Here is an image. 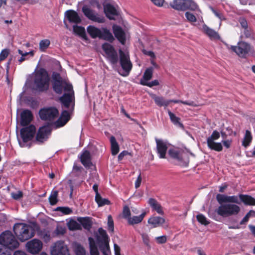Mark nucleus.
I'll use <instances>...</instances> for the list:
<instances>
[{"label":"nucleus","instance_id":"nucleus-1","mask_svg":"<svg viewBox=\"0 0 255 255\" xmlns=\"http://www.w3.org/2000/svg\"><path fill=\"white\" fill-rule=\"evenodd\" d=\"M50 77L47 70L40 68L35 72L33 78L34 89L40 92L47 91L49 87Z\"/></svg>","mask_w":255,"mask_h":255},{"label":"nucleus","instance_id":"nucleus-2","mask_svg":"<svg viewBox=\"0 0 255 255\" xmlns=\"http://www.w3.org/2000/svg\"><path fill=\"white\" fill-rule=\"evenodd\" d=\"M13 230L17 239L22 242L32 238L35 234L32 227L25 223L14 224Z\"/></svg>","mask_w":255,"mask_h":255},{"label":"nucleus","instance_id":"nucleus-3","mask_svg":"<svg viewBox=\"0 0 255 255\" xmlns=\"http://www.w3.org/2000/svg\"><path fill=\"white\" fill-rule=\"evenodd\" d=\"M0 244L10 250L17 248L19 245L15 237L9 231H5L0 235Z\"/></svg>","mask_w":255,"mask_h":255},{"label":"nucleus","instance_id":"nucleus-4","mask_svg":"<svg viewBox=\"0 0 255 255\" xmlns=\"http://www.w3.org/2000/svg\"><path fill=\"white\" fill-rule=\"evenodd\" d=\"M241 211L240 207L235 204H224L220 205L216 210L217 213L222 217H226L238 215Z\"/></svg>","mask_w":255,"mask_h":255},{"label":"nucleus","instance_id":"nucleus-5","mask_svg":"<svg viewBox=\"0 0 255 255\" xmlns=\"http://www.w3.org/2000/svg\"><path fill=\"white\" fill-rule=\"evenodd\" d=\"M38 114L41 120L52 122L57 118L59 111L54 107H44L39 111Z\"/></svg>","mask_w":255,"mask_h":255},{"label":"nucleus","instance_id":"nucleus-6","mask_svg":"<svg viewBox=\"0 0 255 255\" xmlns=\"http://www.w3.org/2000/svg\"><path fill=\"white\" fill-rule=\"evenodd\" d=\"M120 63L123 70L126 73L123 74L124 76H127L129 75L132 68V64L130 60L129 56L128 54L125 53L122 50H119Z\"/></svg>","mask_w":255,"mask_h":255},{"label":"nucleus","instance_id":"nucleus-7","mask_svg":"<svg viewBox=\"0 0 255 255\" xmlns=\"http://www.w3.org/2000/svg\"><path fill=\"white\" fill-rule=\"evenodd\" d=\"M227 48L231 49L240 57H244L251 50V45L244 41H240L238 43V46H231L229 47L228 44L225 43Z\"/></svg>","mask_w":255,"mask_h":255},{"label":"nucleus","instance_id":"nucleus-8","mask_svg":"<svg viewBox=\"0 0 255 255\" xmlns=\"http://www.w3.org/2000/svg\"><path fill=\"white\" fill-rule=\"evenodd\" d=\"M52 128L50 125L47 124L40 127L36 134L35 139L39 143L46 141L51 133Z\"/></svg>","mask_w":255,"mask_h":255},{"label":"nucleus","instance_id":"nucleus-9","mask_svg":"<svg viewBox=\"0 0 255 255\" xmlns=\"http://www.w3.org/2000/svg\"><path fill=\"white\" fill-rule=\"evenodd\" d=\"M102 49L107 55L110 63L113 65L116 64L119 60L118 53L111 44L105 43L102 45Z\"/></svg>","mask_w":255,"mask_h":255},{"label":"nucleus","instance_id":"nucleus-10","mask_svg":"<svg viewBox=\"0 0 255 255\" xmlns=\"http://www.w3.org/2000/svg\"><path fill=\"white\" fill-rule=\"evenodd\" d=\"M36 128L33 125L22 128L20 130V136L23 142L31 141L35 134Z\"/></svg>","mask_w":255,"mask_h":255},{"label":"nucleus","instance_id":"nucleus-11","mask_svg":"<svg viewBox=\"0 0 255 255\" xmlns=\"http://www.w3.org/2000/svg\"><path fill=\"white\" fill-rule=\"evenodd\" d=\"M52 89L54 92L58 95L62 93L63 91L71 92L73 91L72 84L67 83L66 81H57L52 82Z\"/></svg>","mask_w":255,"mask_h":255},{"label":"nucleus","instance_id":"nucleus-12","mask_svg":"<svg viewBox=\"0 0 255 255\" xmlns=\"http://www.w3.org/2000/svg\"><path fill=\"white\" fill-rule=\"evenodd\" d=\"M51 254V255H69V251L64 242L58 241L55 243Z\"/></svg>","mask_w":255,"mask_h":255},{"label":"nucleus","instance_id":"nucleus-13","mask_svg":"<svg viewBox=\"0 0 255 255\" xmlns=\"http://www.w3.org/2000/svg\"><path fill=\"white\" fill-rule=\"evenodd\" d=\"M42 243L38 239H33L26 244L27 251L32 254H35L39 252L42 248Z\"/></svg>","mask_w":255,"mask_h":255},{"label":"nucleus","instance_id":"nucleus-14","mask_svg":"<svg viewBox=\"0 0 255 255\" xmlns=\"http://www.w3.org/2000/svg\"><path fill=\"white\" fill-rule=\"evenodd\" d=\"M65 16L68 21L71 23L78 24H80L82 21L81 18L78 13L73 9H69L66 11Z\"/></svg>","mask_w":255,"mask_h":255},{"label":"nucleus","instance_id":"nucleus-15","mask_svg":"<svg viewBox=\"0 0 255 255\" xmlns=\"http://www.w3.org/2000/svg\"><path fill=\"white\" fill-rule=\"evenodd\" d=\"M74 101V91H71L69 93H64L59 98V101L62 105L65 108H69L72 101Z\"/></svg>","mask_w":255,"mask_h":255},{"label":"nucleus","instance_id":"nucleus-16","mask_svg":"<svg viewBox=\"0 0 255 255\" xmlns=\"http://www.w3.org/2000/svg\"><path fill=\"white\" fill-rule=\"evenodd\" d=\"M113 31L115 36L118 40V41L123 45L126 43V33L123 28L117 25L113 26Z\"/></svg>","mask_w":255,"mask_h":255},{"label":"nucleus","instance_id":"nucleus-17","mask_svg":"<svg viewBox=\"0 0 255 255\" xmlns=\"http://www.w3.org/2000/svg\"><path fill=\"white\" fill-rule=\"evenodd\" d=\"M33 116L29 110H23L20 114V125L23 127L28 126L32 121Z\"/></svg>","mask_w":255,"mask_h":255},{"label":"nucleus","instance_id":"nucleus-18","mask_svg":"<svg viewBox=\"0 0 255 255\" xmlns=\"http://www.w3.org/2000/svg\"><path fill=\"white\" fill-rule=\"evenodd\" d=\"M82 11L84 15L89 19L99 23L104 22V18L97 17L94 13L93 10L87 7L83 6L82 7Z\"/></svg>","mask_w":255,"mask_h":255},{"label":"nucleus","instance_id":"nucleus-19","mask_svg":"<svg viewBox=\"0 0 255 255\" xmlns=\"http://www.w3.org/2000/svg\"><path fill=\"white\" fill-rule=\"evenodd\" d=\"M156 143V148L157 153L159 154V158H165L167 150L166 144L162 140L155 139Z\"/></svg>","mask_w":255,"mask_h":255},{"label":"nucleus","instance_id":"nucleus-20","mask_svg":"<svg viewBox=\"0 0 255 255\" xmlns=\"http://www.w3.org/2000/svg\"><path fill=\"white\" fill-rule=\"evenodd\" d=\"M99 235L96 236L97 242L99 245H109V237L106 231L102 228L98 229Z\"/></svg>","mask_w":255,"mask_h":255},{"label":"nucleus","instance_id":"nucleus-21","mask_svg":"<svg viewBox=\"0 0 255 255\" xmlns=\"http://www.w3.org/2000/svg\"><path fill=\"white\" fill-rule=\"evenodd\" d=\"M104 10L106 16L111 20L115 19V16L118 15V12L116 8L111 4L108 3L104 6Z\"/></svg>","mask_w":255,"mask_h":255},{"label":"nucleus","instance_id":"nucleus-22","mask_svg":"<svg viewBox=\"0 0 255 255\" xmlns=\"http://www.w3.org/2000/svg\"><path fill=\"white\" fill-rule=\"evenodd\" d=\"M77 221L83 228L89 231L93 225L92 218L90 217H78Z\"/></svg>","mask_w":255,"mask_h":255},{"label":"nucleus","instance_id":"nucleus-23","mask_svg":"<svg viewBox=\"0 0 255 255\" xmlns=\"http://www.w3.org/2000/svg\"><path fill=\"white\" fill-rule=\"evenodd\" d=\"M99 39L107 41L110 43L113 42L115 40V38L112 32L106 27L101 28Z\"/></svg>","mask_w":255,"mask_h":255},{"label":"nucleus","instance_id":"nucleus-24","mask_svg":"<svg viewBox=\"0 0 255 255\" xmlns=\"http://www.w3.org/2000/svg\"><path fill=\"white\" fill-rule=\"evenodd\" d=\"M80 160L86 168H90L92 165L90 153L88 150L83 151L80 156Z\"/></svg>","mask_w":255,"mask_h":255},{"label":"nucleus","instance_id":"nucleus-25","mask_svg":"<svg viewBox=\"0 0 255 255\" xmlns=\"http://www.w3.org/2000/svg\"><path fill=\"white\" fill-rule=\"evenodd\" d=\"M239 197L241 203H243L246 206H255V199L252 196L247 194H240L239 195Z\"/></svg>","mask_w":255,"mask_h":255},{"label":"nucleus","instance_id":"nucleus-26","mask_svg":"<svg viewBox=\"0 0 255 255\" xmlns=\"http://www.w3.org/2000/svg\"><path fill=\"white\" fill-rule=\"evenodd\" d=\"M148 203L151 207L153 211H156L158 214L162 215L164 214V212L161 205L156 200L150 198L148 201Z\"/></svg>","mask_w":255,"mask_h":255},{"label":"nucleus","instance_id":"nucleus-27","mask_svg":"<svg viewBox=\"0 0 255 255\" xmlns=\"http://www.w3.org/2000/svg\"><path fill=\"white\" fill-rule=\"evenodd\" d=\"M168 153L170 157L172 159L176 160L180 163L183 162V155L182 152L174 149H170Z\"/></svg>","mask_w":255,"mask_h":255},{"label":"nucleus","instance_id":"nucleus-28","mask_svg":"<svg viewBox=\"0 0 255 255\" xmlns=\"http://www.w3.org/2000/svg\"><path fill=\"white\" fill-rule=\"evenodd\" d=\"M203 30L211 39H220V36L218 33L214 29L210 28L207 25H203Z\"/></svg>","mask_w":255,"mask_h":255},{"label":"nucleus","instance_id":"nucleus-29","mask_svg":"<svg viewBox=\"0 0 255 255\" xmlns=\"http://www.w3.org/2000/svg\"><path fill=\"white\" fill-rule=\"evenodd\" d=\"M165 221L163 218L159 216H152L148 219V223L153 228H156L162 226L165 223Z\"/></svg>","mask_w":255,"mask_h":255},{"label":"nucleus","instance_id":"nucleus-30","mask_svg":"<svg viewBox=\"0 0 255 255\" xmlns=\"http://www.w3.org/2000/svg\"><path fill=\"white\" fill-rule=\"evenodd\" d=\"M87 31L91 38L93 39L100 38L101 29L97 28L93 25H89L87 27Z\"/></svg>","mask_w":255,"mask_h":255},{"label":"nucleus","instance_id":"nucleus-31","mask_svg":"<svg viewBox=\"0 0 255 255\" xmlns=\"http://www.w3.org/2000/svg\"><path fill=\"white\" fill-rule=\"evenodd\" d=\"M253 140V136L249 130H246L242 142V145L245 148L249 147Z\"/></svg>","mask_w":255,"mask_h":255},{"label":"nucleus","instance_id":"nucleus-32","mask_svg":"<svg viewBox=\"0 0 255 255\" xmlns=\"http://www.w3.org/2000/svg\"><path fill=\"white\" fill-rule=\"evenodd\" d=\"M145 215L146 212H144L139 216H134L132 217H130L128 220V223L130 225H133L134 224H139L142 221L144 217L145 216Z\"/></svg>","mask_w":255,"mask_h":255},{"label":"nucleus","instance_id":"nucleus-33","mask_svg":"<svg viewBox=\"0 0 255 255\" xmlns=\"http://www.w3.org/2000/svg\"><path fill=\"white\" fill-rule=\"evenodd\" d=\"M151 97L152 99L154 100L155 103L159 107H167L169 105L168 100H165L164 98L162 97L158 96L155 94L151 95Z\"/></svg>","mask_w":255,"mask_h":255},{"label":"nucleus","instance_id":"nucleus-34","mask_svg":"<svg viewBox=\"0 0 255 255\" xmlns=\"http://www.w3.org/2000/svg\"><path fill=\"white\" fill-rule=\"evenodd\" d=\"M73 31L76 34L79 35L85 40H88L85 28L81 26H78L77 24L73 26Z\"/></svg>","mask_w":255,"mask_h":255},{"label":"nucleus","instance_id":"nucleus-35","mask_svg":"<svg viewBox=\"0 0 255 255\" xmlns=\"http://www.w3.org/2000/svg\"><path fill=\"white\" fill-rule=\"evenodd\" d=\"M170 5L174 9L184 11V0H174Z\"/></svg>","mask_w":255,"mask_h":255},{"label":"nucleus","instance_id":"nucleus-36","mask_svg":"<svg viewBox=\"0 0 255 255\" xmlns=\"http://www.w3.org/2000/svg\"><path fill=\"white\" fill-rule=\"evenodd\" d=\"M208 147L211 150L216 151H221L223 150V146L220 142H216L214 141H207Z\"/></svg>","mask_w":255,"mask_h":255},{"label":"nucleus","instance_id":"nucleus-37","mask_svg":"<svg viewBox=\"0 0 255 255\" xmlns=\"http://www.w3.org/2000/svg\"><path fill=\"white\" fill-rule=\"evenodd\" d=\"M110 142L111 144V153L113 155H117L119 152V145L116 141V138L114 136L110 137Z\"/></svg>","mask_w":255,"mask_h":255},{"label":"nucleus","instance_id":"nucleus-38","mask_svg":"<svg viewBox=\"0 0 255 255\" xmlns=\"http://www.w3.org/2000/svg\"><path fill=\"white\" fill-rule=\"evenodd\" d=\"M184 11L190 10L195 11L198 8L197 3L192 0H184Z\"/></svg>","mask_w":255,"mask_h":255},{"label":"nucleus","instance_id":"nucleus-39","mask_svg":"<svg viewBox=\"0 0 255 255\" xmlns=\"http://www.w3.org/2000/svg\"><path fill=\"white\" fill-rule=\"evenodd\" d=\"M168 114L171 121L174 125L178 126L181 128H184L183 125L180 122V118L176 117L175 115L172 113L170 110L168 111Z\"/></svg>","mask_w":255,"mask_h":255},{"label":"nucleus","instance_id":"nucleus-40","mask_svg":"<svg viewBox=\"0 0 255 255\" xmlns=\"http://www.w3.org/2000/svg\"><path fill=\"white\" fill-rule=\"evenodd\" d=\"M95 201L99 207L111 204V202L109 200L106 198H103L100 194H98L97 196H95Z\"/></svg>","mask_w":255,"mask_h":255},{"label":"nucleus","instance_id":"nucleus-41","mask_svg":"<svg viewBox=\"0 0 255 255\" xmlns=\"http://www.w3.org/2000/svg\"><path fill=\"white\" fill-rule=\"evenodd\" d=\"M153 72V68L152 67L147 68L144 71L142 78L141 79L140 81L145 82L150 80L152 78Z\"/></svg>","mask_w":255,"mask_h":255},{"label":"nucleus","instance_id":"nucleus-42","mask_svg":"<svg viewBox=\"0 0 255 255\" xmlns=\"http://www.w3.org/2000/svg\"><path fill=\"white\" fill-rule=\"evenodd\" d=\"M68 229L71 231L81 230L82 227L80 223L74 220H70L67 223Z\"/></svg>","mask_w":255,"mask_h":255},{"label":"nucleus","instance_id":"nucleus-43","mask_svg":"<svg viewBox=\"0 0 255 255\" xmlns=\"http://www.w3.org/2000/svg\"><path fill=\"white\" fill-rule=\"evenodd\" d=\"M216 200L218 203L220 204L221 205H223V203H229V196L225 195V194H218L216 195Z\"/></svg>","mask_w":255,"mask_h":255},{"label":"nucleus","instance_id":"nucleus-44","mask_svg":"<svg viewBox=\"0 0 255 255\" xmlns=\"http://www.w3.org/2000/svg\"><path fill=\"white\" fill-rule=\"evenodd\" d=\"M250 218H255V211L251 210L249 212H248L240 222V225L245 224L249 221Z\"/></svg>","mask_w":255,"mask_h":255},{"label":"nucleus","instance_id":"nucleus-45","mask_svg":"<svg viewBox=\"0 0 255 255\" xmlns=\"http://www.w3.org/2000/svg\"><path fill=\"white\" fill-rule=\"evenodd\" d=\"M39 50L41 52H45L50 44V41L49 39H43L39 42Z\"/></svg>","mask_w":255,"mask_h":255},{"label":"nucleus","instance_id":"nucleus-46","mask_svg":"<svg viewBox=\"0 0 255 255\" xmlns=\"http://www.w3.org/2000/svg\"><path fill=\"white\" fill-rule=\"evenodd\" d=\"M58 192L57 190L53 191L49 197V201L51 205H55L57 202Z\"/></svg>","mask_w":255,"mask_h":255},{"label":"nucleus","instance_id":"nucleus-47","mask_svg":"<svg viewBox=\"0 0 255 255\" xmlns=\"http://www.w3.org/2000/svg\"><path fill=\"white\" fill-rule=\"evenodd\" d=\"M168 102H169V104L170 103H174L175 104L182 103L185 105L193 106V107H196L197 106L194 101H184L179 100H168Z\"/></svg>","mask_w":255,"mask_h":255},{"label":"nucleus","instance_id":"nucleus-48","mask_svg":"<svg viewBox=\"0 0 255 255\" xmlns=\"http://www.w3.org/2000/svg\"><path fill=\"white\" fill-rule=\"evenodd\" d=\"M196 219L198 222L202 225L207 226L210 224V222L207 220L206 217L202 214L197 215Z\"/></svg>","mask_w":255,"mask_h":255},{"label":"nucleus","instance_id":"nucleus-49","mask_svg":"<svg viewBox=\"0 0 255 255\" xmlns=\"http://www.w3.org/2000/svg\"><path fill=\"white\" fill-rule=\"evenodd\" d=\"M55 210L62 212L64 215H69L72 213V209L68 207H58Z\"/></svg>","mask_w":255,"mask_h":255},{"label":"nucleus","instance_id":"nucleus-50","mask_svg":"<svg viewBox=\"0 0 255 255\" xmlns=\"http://www.w3.org/2000/svg\"><path fill=\"white\" fill-rule=\"evenodd\" d=\"M40 236L44 241L46 243L49 242L50 240V234L48 231L44 230L41 231L40 233Z\"/></svg>","mask_w":255,"mask_h":255},{"label":"nucleus","instance_id":"nucleus-51","mask_svg":"<svg viewBox=\"0 0 255 255\" xmlns=\"http://www.w3.org/2000/svg\"><path fill=\"white\" fill-rule=\"evenodd\" d=\"M108 229L109 232L113 233L114 231V223L111 215L108 217Z\"/></svg>","mask_w":255,"mask_h":255},{"label":"nucleus","instance_id":"nucleus-52","mask_svg":"<svg viewBox=\"0 0 255 255\" xmlns=\"http://www.w3.org/2000/svg\"><path fill=\"white\" fill-rule=\"evenodd\" d=\"M140 84L143 86H147L149 87H152L154 86H158L159 85V82L157 80H154L150 82L148 81H140Z\"/></svg>","mask_w":255,"mask_h":255},{"label":"nucleus","instance_id":"nucleus-53","mask_svg":"<svg viewBox=\"0 0 255 255\" xmlns=\"http://www.w3.org/2000/svg\"><path fill=\"white\" fill-rule=\"evenodd\" d=\"M75 252L76 255H88L86 254L84 248L80 245H78L76 246Z\"/></svg>","mask_w":255,"mask_h":255},{"label":"nucleus","instance_id":"nucleus-54","mask_svg":"<svg viewBox=\"0 0 255 255\" xmlns=\"http://www.w3.org/2000/svg\"><path fill=\"white\" fill-rule=\"evenodd\" d=\"M220 134L219 131L215 130L213 131L211 136L208 137L207 139V141H214L217 140L220 138Z\"/></svg>","mask_w":255,"mask_h":255},{"label":"nucleus","instance_id":"nucleus-55","mask_svg":"<svg viewBox=\"0 0 255 255\" xmlns=\"http://www.w3.org/2000/svg\"><path fill=\"white\" fill-rule=\"evenodd\" d=\"M131 212L129 208L127 206H125L124 207L123 211V218L125 219H127V221L128 219L131 217Z\"/></svg>","mask_w":255,"mask_h":255},{"label":"nucleus","instance_id":"nucleus-56","mask_svg":"<svg viewBox=\"0 0 255 255\" xmlns=\"http://www.w3.org/2000/svg\"><path fill=\"white\" fill-rule=\"evenodd\" d=\"M99 247L103 255H108V253L110 251V246L109 245H99Z\"/></svg>","mask_w":255,"mask_h":255},{"label":"nucleus","instance_id":"nucleus-57","mask_svg":"<svg viewBox=\"0 0 255 255\" xmlns=\"http://www.w3.org/2000/svg\"><path fill=\"white\" fill-rule=\"evenodd\" d=\"M9 54V50L5 48L1 50L0 53V62L5 60Z\"/></svg>","mask_w":255,"mask_h":255},{"label":"nucleus","instance_id":"nucleus-58","mask_svg":"<svg viewBox=\"0 0 255 255\" xmlns=\"http://www.w3.org/2000/svg\"><path fill=\"white\" fill-rule=\"evenodd\" d=\"M60 117L62 118L65 123H67L70 119V114L67 110L63 111Z\"/></svg>","mask_w":255,"mask_h":255},{"label":"nucleus","instance_id":"nucleus-59","mask_svg":"<svg viewBox=\"0 0 255 255\" xmlns=\"http://www.w3.org/2000/svg\"><path fill=\"white\" fill-rule=\"evenodd\" d=\"M239 196H229V203L232 204V203H235V204H241V201H240Z\"/></svg>","mask_w":255,"mask_h":255},{"label":"nucleus","instance_id":"nucleus-60","mask_svg":"<svg viewBox=\"0 0 255 255\" xmlns=\"http://www.w3.org/2000/svg\"><path fill=\"white\" fill-rule=\"evenodd\" d=\"M185 15L187 20L190 22H194L197 21L196 16L190 12H186Z\"/></svg>","mask_w":255,"mask_h":255},{"label":"nucleus","instance_id":"nucleus-61","mask_svg":"<svg viewBox=\"0 0 255 255\" xmlns=\"http://www.w3.org/2000/svg\"><path fill=\"white\" fill-rule=\"evenodd\" d=\"M52 82H57V81H61L64 80L62 79L60 74L56 72H54L52 75Z\"/></svg>","mask_w":255,"mask_h":255},{"label":"nucleus","instance_id":"nucleus-62","mask_svg":"<svg viewBox=\"0 0 255 255\" xmlns=\"http://www.w3.org/2000/svg\"><path fill=\"white\" fill-rule=\"evenodd\" d=\"M141 237L144 244L148 247H150L149 238L147 234L143 233L141 234Z\"/></svg>","mask_w":255,"mask_h":255},{"label":"nucleus","instance_id":"nucleus-63","mask_svg":"<svg viewBox=\"0 0 255 255\" xmlns=\"http://www.w3.org/2000/svg\"><path fill=\"white\" fill-rule=\"evenodd\" d=\"M156 242L159 244H163L167 242V237L166 236H162L156 237Z\"/></svg>","mask_w":255,"mask_h":255},{"label":"nucleus","instance_id":"nucleus-64","mask_svg":"<svg viewBox=\"0 0 255 255\" xmlns=\"http://www.w3.org/2000/svg\"><path fill=\"white\" fill-rule=\"evenodd\" d=\"M12 197L15 200H19L23 196V193L21 191H18L16 192L12 193Z\"/></svg>","mask_w":255,"mask_h":255}]
</instances>
